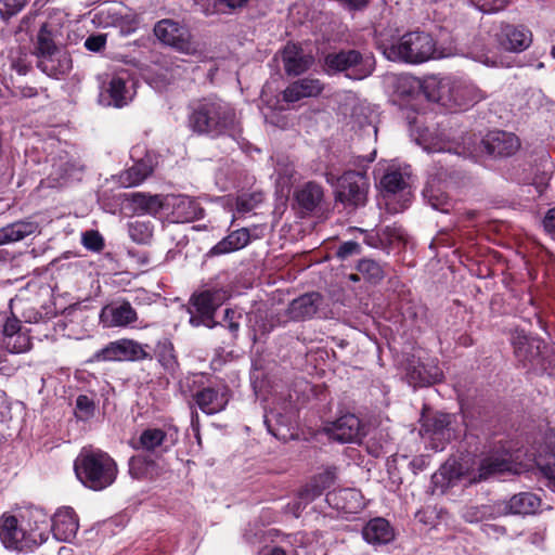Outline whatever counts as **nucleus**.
Masks as SVG:
<instances>
[{"label": "nucleus", "instance_id": "obj_1", "mask_svg": "<svg viewBox=\"0 0 555 555\" xmlns=\"http://www.w3.org/2000/svg\"><path fill=\"white\" fill-rule=\"evenodd\" d=\"M186 112V127L197 137L211 140L229 137L235 141L243 138V125L235 107L217 95L192 100Z\"/></svg>", "mask_w": 555, "mask_h": 555}, {"label": "nucleus", "instance_id": "obj_2", "mask_svg": "<svg viewBox=\"0 0 555 555\" xmlns=\"http://www.w3.org/2000/svg\"><path fill=\"white\" fill-rule=\"evenodd\" d=\"M74 472L86 488L102 491L115 482L118 467L107 452L83 447L74 462Z\"/></svg>", "mask_w": 555, "mask_h": 555}, {"label": "nucleus", "instance_id": "obj_3", "mask_svg": "<svg viewBox=\"0 0 555 555\" xmlns=\"http://www.w3.org/2000/svg\"><path fill=\"white\" fill-rule=\"evenodd\" d=\"M41 520H35V526L30 519L23 517L20 521L13 515H2L0 518V540L5 548L18 552L30 551L48 540V522L43 515Z\"/></svg>", "mask_w": 555, "mask_h": 555}, {"label": "nucleus", "instance_id": "obj_4", "mask_svg": "<svg viewBox=\"0 0 555 555\" xmlns=\"http://www.w3.org/2000/svg\"><path fill=\"white\" fill-rule=\"evenodd\" d=\"M512 345L517 365L528 373H555V348L544 340L516 332L512 337Z\"/></svg>", "mask_w": 555, "mask_h": 555}, {"label": "nucleus", "instance_id": "obj_5", "mask_svg": "<svg viewBox=\"0 0 555 555\" xmlns=\"http://www.w3.org/2000/svg\"><path fill=\"white\" fill-rule=\"evenodd\" d=\"M376 61L372 53L357 49H340L324 55L322 68L328 76L344 74L352 80L367 78L375 70Z\"/></svg>", "mask_w": 555, "mask_h": 555}, {"label": "nucleus", "instance_id": "obj_6", "mask_svg": "<svg viewBox=\"0 0 555 555\" xmlns=\"http://www.w3.org/2000/svg\"><path fill=\"white\" fill-rule=\"evenodd\" d=\"M370 180L365 171L346 170L337 179L334 191L335 206H341L348 215L366 205Z\"/></svg>", "mask_w": 555, "mask_h": 555}, {"label": "nucleus", "instance_id": "obj_7", "mask_svg": "<svg viewBox=\"0 0 555 555\" xmlns=\"http://www.w3.org/2000/svg\"><path fill=\"white\" fill-rule=\"evenodd\" d=\"M436 54L437 42L430 34L408 31L398 40L396 62L421 64L436 57Z\"/></svg>", "mask_w": 555, "mask_h": 555}, {"label": "nucleus", "instance_id": "obj_8", "mask_svg": "<svg viewBox=\"0 0 555 555\" xmlns=\"http://www.w3.org/2000/svg\"><path fill=\"white\" fill-rule=\"evenodd\" d=\"M155 37L165 46L179 53L195 55L199 52L198 43L186 25L170 18L158 21L154 26Z\"/></svg>", "mask_w": 555, "mask_h": 555}, {"label": "nucleus", "instance_id": "obj_9", "mask_svg": "<svg viewBox=\"0 0 555 555\" xmlns=\"http://www.w3.org/2000/svg\"><path fill=\"white\" fill-rule=\"evenodd\" d=\"M147 359L151 360L152 356L145 350L142 344L133 339L121 338L108 343L105 347L94 352L88 362H137Z\"/></svg>", "mask_w": 555, "mask_h": 555}, {"label": "nucleus", "instance_id": "obj_10", "mask_svg": "<svg viewBox=\"0 0 555 555\" xmlns=\"http://www.w3.org/2000/svg\"><path fill=\"white\" fill-rule=\"evenodd\" d=\"M230 296L224 286L207 283L191 295L188 312L192 311L194 315L216 313Z\"/></svg>", "mask_w": 555, "mask_h": 555}, {"label": "nucleus", "instance_id": "obj_11", "mask_svg": "<svg viewBox=\"0 0 555 555\" xmlns=\"http://www.w3.org/2000/svg\"><path fill=\"white\" fill-rule=\"evenodd\" d=\"M0 341L11 353L25 352L31 346L30 337L23 331L21 320L8 311H0Z\"/></svg>", "mask_w": 555, "mask_h": 555}, {"label": "nucleus", "instance_id": "obj_12", "mask_svg": "<svg viewBox=\"0 0 555 555\" xmlns=\"http://www.w3.org/2000/svg\"><path fill=\"white\" fill-rule=\"evenodd\" d=\"M519 138L503 130L490 131L480 142V151L492 158H507L520 149Z\"/></svg>", "mask_w": 555, "mask_h": 555}, {"label": "nucleus", "instance_id": "obj_13", "mask_svg": "<svg viewBox=\"0 0 555 555\" xmlns=\"http://www.w3.org/2000/svg\"><path fill=\"white\" fill-rule=\"evenodd\" d=\"M232 391L228 385L203 387L193 395V400L206 415H215L225 410Z\"/></svg>", "mask_w": 555, "mask_h": 555}, {"label": "nucleus", "instance_id": "obj_14", "mask_svg": "<svg viewBox=\"0 0 555 555\" xmlns=\"http://www.w3.org/2000/svg\"><path fill=\"white\" fill-rule=\"evenodd\" d=\"M324 296L309 292L293 299L284 311L287 321L301 322L317 317L324 305Z\"/></svg>", "mask_w": 555, "mask_h": 555}, {"label": "nucleus", "instance_id": "obj_15", "mask_svg": "<svg viewBox=\"0 0 555 555\" xmlns=\"http://www.w3.org/2000/svg\"><path fill=\"white\" fill-rule=\"evenodd\" d=\"M362 423L353 413H346L330 422L325 427V434L340 443L358 442L362 436Z\"/></svg>", "mask_w": 555, "mask_h": 555}, {"label": "nucleus", "instance_id": "obj_16", "mask_svg": "<svg viewBox=\"0 0 555 555\" xmlns=\"http://www.w3.org/2000/svg\"><path fill=\"white\" fill-rule=\"evenodd\" d=\"M440 164L441 160L439 159L431 167L430 180L423 190V196L434 209L448 211L450 206L449 196L438 188L437 183L446 180L451 173L448 168L438 167Z\"/></svg>", "mask_w": 555, "mask_h": 555}, {"label": "nucleus", "instance_id": "obj_17", "mask_svg": "<svg viewBox=\"0 0 555 555\" xmlns=\"http://www.w3.org/2000/svg\"><path fill=\"white\" fill-rule=\"evenodd\" d=\"M324 198L323 188L309 181L294 192V208L301 217L311 215Z\"/></svg>", "mask_w": 555, "mask_h": 555}, {"label": "nucleus", "instance_id": "obj_18", "mask_svg": "<svg viewBox=\"0 0 555 555\" xmlns=\"http://www.w3.org/2000/svg\"><path fill=\"white\" fill-rule=\"evenodd\" d=\"M498 41L506 51L521 52L531 44L532 34L521 25L504 24L498 34Z\"/></svg>", "mask_w": 555, "mask_h": 555}, {"label": "nucleus", "instance_id": "obj_19", "mask_svg": "<svg viewBox=\"0 0 555 555\" xmlns=\"http://www.w3.org/2000/svg\"><path fill=\"white\" fill-rule=\"evenodd\" d=\"M51 521L48 531H52L54 538L59 541H70L75 538L79 528L78 517L72 507L60 508Z\"/></svg>", "mask_w": 555, "mask_h": 555}, {"label": "nucleus", "instance_id": "obj_20", "mask_svg": "<svg viewBox=\"0 0 555 555\" xmlns=\"http://www.w3.org/2000/svg\"><path fill=\"white\" fill-rule=\"evenodd\" d=\"M405 377L411 386L423 387L440 382L442 372L436 364L412 360L406 367Z\"/></svg>", "mask_w": 555, "mask_h": 555}, {"label": "nucleus", "instance_id": "obj_21", "mask_svg": "<svg viewBox=\"0 0 555 555\" xmlns=\"http://www.w3.org/2000/svg\"><path fill=\"white\" fill-rule=\"evenodd\" d=\"M509 453H490L481 459L477 472L470 478V482H481L490 477L508 472L511 469Z\"/></svg>", "mask_w": 555, "mask_h": 555}, {"label": "nucleus", "instance_id": "obj_22", "mask_svg": "<svg viewBox=\"0 0 555 555\" xmlns=\"http://www.w3.org/2000/svg\"><path fill=\"white\" fill-rule=\"evenodd\" d=\"M453 415L443 412L422 414L421 433L433 439H449Z\"/></svg>", "mask_w": 555, "mask_h": 555}, {"label": "nucleus", "instance_id": "obj_23", "mask_svg": "<svg viewBox=\"0 0 555 555\" xmlns=\"http://www.w3.org/2000/svg\"><path fill=\"white\" fill-rule=\"evenodd\" d=\"M324 90V83L313 77H305L292 82L283 91V100L285 102L294 103L304 98H317Z\"/></svg>", "mask_w": 555, "mask_h": 555}, {"label": "nucleus", "instance_id": "obj_24", "mask_svg": "<svg viewBox=\"0 0 555 555\" xmlns=\"http://www.w3.org/2000/svg\"><path fill=\"white\" fill-rule=\"evenodd\" d=\"M363 539L374 546L385 545L395 539V529L390 522L383 517L370 519L362 528Z\"/></svg>", "mask_w": 555, "mask_h": 555}, {"label": "nucleus", "instance_id": "obj_25", "mask_svg": "<svg viewBox=\"0 0 555 555\" xmlns=\"http://www.w3.org/2000/svg\"><path fill=\"white\" fill-rule=\"evenodd\" d=\"M336 467H326L322 473L314 475L310 481L300 489L299 498L306 502H312L321 496L325 490L336 481Z\"/></svg>", "mask_w": 555, "mask_h": 555}, {"label": "nucleus", "instance_id": "obj_26", "mask_svg": "<svg viewBox=\"0 0 555 555\" xmlns=\"http://www.w3.org/2000/svg\"><path fill=\"white\" fill-rule=\"evenodd\" d=\"M204 212L205 210L197 199L186 195H179L172 204L171 216L175 222L189 223L202 219Z\"/></svg>", "mask_w": 555, "mask_h": 555}, {"label": "nucleus", "instance_id": "obj_27", "mask_svg": "<svg viewBox=\"0 0 555 555\" xmlns=\"http://www.w3.org/2000/svg\"><path fill=\"white\" fill-rule=\"evenodd\" d=\"M101 321L109 326H127L137 321L138 315L129 301L105 306L100 314Z\"/></svg>", "mask_w": 555, "mask_h": 555}, {"label": "nucleus", "instance_id": "obj_28", "mask_svg": "<svg viewBox=\"0 0 555 555\" xmlns=\"http://www.w3.org/2000/svg\"><path fill=\"white\" fill-rule=\"evenodd\" d=\"M285 73L289 76H299L307 72L313 64V57L305 54L298 47L287 46L283 52Z\"/></svg>", "mask_w": 555, "mask_h": 555}, {"label": "nucleus", "instance_id": "obj_29", "mask_svg": "<svg viewBox=\"0 0 555 555\" xmlns=\"http://www.w3.org/2000/svg\"><path fill=\"white\" fill-rule=\"evenodd\" d=\"M37 67L50 77L59 78L67 75L73 68L72 57L68 52L57 50L53 57L39 60Z\"/></svg>", "mask_w": 555, "mask_h": 555}, {"label": "nucleus", "instance_id": "obj_30", "mask_svg": "<svg viewBox=\"0 0 555 555\" xmlns=\"http://www.w3.org/2000/svg\"><path fill=\"white\" fill-rule=\"evenodd\" d=\"M154 354L166 373L171 376L177 374L180 369V363L173 343L169 338L164 337L156 343Z\"/></svg>", "mask_w": 555, "mask_h": 555}, {"label": "nucleus", "instance_id": "obj_31", "mask_svg": "<svg viewBox=\"0 0 555 555\" xmlns=\"http://www.w3.org/2000/svg\"><path fill=\"white\" fill-rule=\"evenodd\" d=\"M401 36H399V31L396 28L375 27L374 29V42L377 50H379L383 55L392 62H396L397 57V44L398 40Z\"/></svg>", "mask_w": 555, "mask_h": 555}, {"label": "nucleus", "instance_id": "obj_32", "mask_svg": "<svg viewBox=\"0 0 555 555\" xmlns=\"http://www.w3.org/2000/svg\"><path fill=\"white\" fill-rule=\"evenodd\" d=\"M507 501L512 515H532L541 505V499L532 492H519Z\"/></svg>", "mask_w": 555, "mask_h": 555}, {"label": "nucleus", "instance_id": "obj_33", "mask_svg": "<svg viewBox=\"0 0 555 555\" xmlns=\"http://www.w3.org/2000/svg\"><path fill=\"white\" fill-rule=\"evenodd\" d=\"M153 172L149 160L140 159L119 176V182L124 188H131L142 183Z\"/></svg>", "mask_w": 555, "mask_h": 555}, {"label": "nucleus", "instance_id": "obj_34", "mask_svg": "<svg viewBox=\"0 0 555 555\" xmlns=\"http://www.w3.org/2000/svg\"><path fill=\"white\" fill-rule=\"evenodd\" d=\"M127 78L115 75L108 82L107 93L112 100V104L115 107H122L128 104L131 100L130 91L127 88Z\"/></svg>", "mask_w": 555, "mask_h": 555}, {"label": "nucleus", "instance_id": "obj_35", "mask_svg": "<svg viewBox=\"0 0 555 555\" xmlns=\"http://www.w3.org/2000/svg\"><path fill=\"white\" fill-rule=\"evenodd\" d=\"M130 201L134 205L135 210L143 214L155 216L163 208V201L159 195H147L137 192L131 194Z\"/></svg>", "mask_w": 555, "mask_h": 555}, {"label": "nucleus", "instance_id": "obj_36", "mask_svg": "<svg viewBox=\"0 0 555 555\" xmlns=\"http://www.w3.org/2000/svg\"><path fill=\"white\" fill-rule=\"evenodd\" d=\"M264 424L268 431L279 440L286 441L291 436L287 420L281 413L271 411L270 413L266 414Z\"/></svg>", "mask_w": 555, "mask_h": 555}, {"label": "nucleus", "instance_id": "obj_37", "mask_svg": "<svg viewBox=\"0 0 555 555\" xmlns=\"http://www.w3.org/2000/svg\"><path fill=\"white\" fill-rule=\"evenodd\" d=\"M400 310L403 319L413 325L421 326L427 319V308L420 300L402 301Z\"/></svg>", "mask_w": 555, "mask_h": 555}, {"label": "nucleus", "instance_id": "obj_38", "mask_svg": "<svg viewBox=\"0 0 555 555\" xmlns=\"http://www.w3.org/2000/svg\"><path fill=\"white\" fill-rule=\"evenodd\" d=\"M357 271L371 284H378L385 278V271L379 262L362 258L356 266Z\"/></svg>", "mask_w": 555, "mask_h": 555}, {"label": "nucleus", "instance_id": "obj_39", "mask_svg": "<svg viewBox=\"0 0 555 555\" xmlns=\"http://www.w3.org/2000/svg\"><path fill=\"white\" fill-rule=\"evenodd\" d=\"M167 439V433L162 428H146L139 437V448L154 452L157 448H162Z\"/></svg>", "mask_w": 555, "mask_h": 555}, {"label": "nucleus", "instance_id": "obj_40", "mask_svg": "<svg viewBox=\"0 0 555 555\" xmlns=\"http://www.w3.org/2000/svg\"><path fill=\"white\" fill-rule=\"evenodd\" d=\"M59 49L53 40L52 31L48 28V24H42L37 35V51L39 60L53 57V54L55 55V51Z\"/></svg>", "mask_w": 555, "mask_h": 555}, {"label": "nucleus", "instance_id": "obj_41", "mask_svg": "<svg viewBox=\"0 0 555 555\" xmlns=\"http://www.w3.org/2000/svg\"><path fill=\"white\" fill-rule=\"evenodd\" d=\"M380 185L385 192L396 194L406 188L404 175L398 168H391L380 179Z\"/></svg>", "mask_w": 555, "mask_h": 555}, {"label": "nucleus", "instance_id": "obj_42", "mask_svg": "<svg viewBox=\"0 0 555 555\" xmlns=\"http://www.w3.org/2000/svg\"><path fill=\"white\" fill-rule=\"evenodd\" d=\"M128 233L133 242L147 244L153 237V225L150 221L135 220L129 222Z\"/></svg>", "mask_w": 555, "mask_h": 555}, {"label": "nucleus", "instance_id": "obj_43", "mask_svg": "<svg viewBox=\"0 0 555 555\" xmlns=\"http://www.w3.org/2000/svg\"><path fill=\"white\" fill-rule=\"evenodd\" d=\"M95 403L92 398L87 395H79L76 399L75 415L79 421H89L94 416Z\"/></svg>", "mask_w": 555, "mask_h": 555}, {"label": "nucleus", "instance_id": "obj_44", "mask_svg": "<svg viewBox=\"0 0 555 555\" xmlns=\"http://www.w3.org/2000/svg\"><path fill=\"white\" fill-rule=\"evenodd\" d=\"M437 81L434 79L425 80L424 82H421V80L415 78L412 79V87H416L420 92L430 102H439L441 99L437 89Z\"/></svg>", "mask_w": 555, "mask_h": 555}, {"label": "nucleus", "instance_id": "obj_45", "mask_svg": "<svg viewBox=\"0 0 555 555\" xmlns=\"http://www.w3.org/2000/svg\"><path fill=\"white\" fill-rule=\"evenodd\" d=\"M81 243L88 250L100 253L103 250L105 244L104 238L96 230H88L81 235Z\"/></svg>", "mask_w": 555, "mask_h": 555}, {"label": "nucleus", "instance_id": "obj_46", "mask_svg": "<svg viewBox=\"0 0 555 555\" xmlns=\"http://www.w3.org/2000/svg\"><path fill=\"white\" fill-rule=\"evenodd\" d=\"M242 319V314L232 308H227L223 313V326H225L231 335L233 340H236L238 337V332L241 327L240 320Z\"/></svg>", "mask_w": 555, "mask_h": 555}, {"label": "nucleus", "instance_id": "obj_47", "mask_svg": "<svg viewBox=\"0 0 555 555\" xmlns=\"http://www.w3.org/2000/svg\"><path fill=\"white\" fill-rule=\"evenodd\" d=\"M380 238L383 242V246L389 247L397 241H401L403 238V230L401 227L386 225L379 229Z\"/></svg>", "mask_w": 555, "mask_h": 555}, {"label": "nucleus", "instance_id": "obj_48", "mask_svg": "<svg viewBox=\"0 0 555 555\" xmlns=\"http://www.w3.org/2000/svg\"><path fill=\"white\" fill-rule=\"evenodd\" d=\"M27 4V0H0V14L2 18L9 20L16 15Z\"/></svg>", "mask_w": 555, "mask_h": 555}, {"label": "nucleus", "instance_id": "obj_49", "mask_svg": "<svg viewBox=\"0 0 555 555\" xmlns=\"http://www.w3.org/2000/svg\"><path fill=\"white\" fill-rule=\"evenodd\" d=\"M260 202H262L261 193H253L249 195L243 194L237 197L236 207L241 212H248L251 211Z\"/></svg>", "mask_w": 555, "mask_h": 555}, {"label": "nucleus", "instance_id": "obj_50", "mask_svg": "<svg viewBox=\"0 0 555 555\" xmlns=\"http://www.w3.org/2000/svg\"><path fill=\"white\" fill-rule=\"evenodd\" d=\"M216 313H207L202 315H194L192 311H190L189 323L193 327L206 326L208 328H215L222 323L215 320Z\"/></svg>", "mask_w": 555, "mask_h": 555}, {"label": "nucleus", "instance_id": "obj_51", "mask_svg": "<svg viewBox=\"0 0 555 555\" xmlns=\"http://www.w3.org/2000/svg\"><path fill=\"white\" fill-rule=\"evenodd\" d=\"M227 236L231 240V245L235 251L244 248L250 241V234L246 228L232 231Z\"/></svg>", "mask_w": 555, "mask_h": 555}, {"label": "nucleus", "instance_id": "obj_52", "mask_svg": "<svg viewBox=\"0 0 555 555\" xmlns=\"http://www.w3.org/2000/svg\"><path fill=\"white\" fill-rule=\"evenodd\" d=\"M362 253V247L361 245L356 242V241H347V242H344L341 243L335 255L338 259H347L348 257H351V256H354V255H360Z\"/></svg>", "mask_w": 555, "mask_h": 555}, {"label": "nucleus", "instance_id": "obj_53", "mask_svg": "<svg viewBox=\"0 0 555 555\" xmlns=\"http://www.w3.org/2000/svg\"><path fill=\"white\" fill-rule=\"evenodd\" d=\"M13 228H14V232H15L14 235H15L16 242H18V241L25 238L26 236L35 233L38 225L36 222L16 221V222H13Z\"/></svg>", "mask_w": 555, "mask_h": 555}, {"label": "nucleus", "instance_id": "obj_54", "mask_svg": "<svg viewBox=\"0 0 555 555\" xmlns=\"http://www.w3.org/2000/svg\"><path fill=\"white\" fill-rule=\"evenodd\" d=\"M508 0H478V8L482 13H496L507 5Z\"/></svg>", "mask_w": 555, "mask_h": 555}, {"label": "nucleus", "instance_id": "obj_55", "mask_svg": "<svg viewBox=\"0 0 555 555\" xmlns=\"http://www.w3.org/2000/svg\"><path fill=\"white\" fill-rule=\"evenodd\" d=\"M106 39L105 34L91 35L86 39L85 47L91 52H101L106 46Z\"/></svg>", "mask_w": 555, "mask_h": 555}, {"label": "nucleus", "instance_id": "obj_56", "mask_svg": "<svg viewBox=\"0 0 555 555\" xmlns=\"http://www.w3.org/2000/svg\"><path fill=\"white\" fill-rule=\"evenodd\" d=\"M354 230L360 232L361 234H363V236H364L363 242L367 246L373 247V248H384L383 242L380 238V234H379V230L367 231V230H363V229H359V228H354Z\"/></svg>", "mask_w": 555, "mask_h": 555}, {"label": "nucleus", "instance_id": "obj_57", "mask_svg": "<svg viewBox=\"0 0 555 555\" xmlns=\"http://www.w3.org/2000/svg\"><path fill=\"white\" fill-rule=\"evenodd\" d=\"M129 474L135 479H142L146 474L145 460L132 456L129 461Z\"/></svg>", "mask_w": 555, "mask_h": 555}, {"label": "nucleus", "instance_id": "obj_58", "mask_svg": "<svg viewBox=\"0 0 555 555\" xmlns=\"http://www.w3.org/2000/svg\"><path fill=\"white\" fill-rule=\"evenodd\" d=\"M235 251L233 246L231 245V240L228 236L223 237L220 242H218L215 246H212L208 253L207 257H217L221 255H225L229 253Z\"/></svg>", "mask_w": 555, "mask_h": 555}, {"label": "nucleus", "instance_id": "obj_59", "mask_svg": "<svg viewBox=\"0 0 555 555\" xmlns=\"http://www.w3.org/2000/svg\"><path fill=\"white\" fill-rule=\"evenodd\" d=\"M488 508L490 509L489 515L492 517L512 515L507 500L496 501L492 505H489Z\"/></svg>", "mask_w": 555, "mask_h": 555}, {"label": "nucleus", "instance_id": "obj_60", "mask_svg": "<svg viewBox=\"0 0 555 555\" xmlns=\"http://www.w3.org/2000/svg\"><path fill=\"white\" fill-rule=\"evenodd\" d=\"M545 232L555 236V207L550 208L542 220Z\"/></svg>", "mask_w": 555, "mask_h": 555}, {"label": "nucleus", "instance_id": "obj_61", "mask_svg": "<svg viewBox=\"0 0 555 555\" xmlns=\"http://www.w3.org/2000/svg\"><path fill=\"white\" fill-rule=\"evenodd\" d=\"M344 8L349 11H363L366 9L371 0H338Z\"/></svg>", "mask_w": 555, "mask_h": 555}, {"label": "nucleus", "instance_id": "obj_62", "mask_svg": "<svg viewBox=\"0 0 555 555\" xmlns=\"http://www.w3.org/2000/svg\"><path fill=\"white\" fill-rule=\"evenodd\" d=\"M249 0H214V12L217 11V5H224L230 10H236L245 7Z\"/></svg>", "mask_w": 555, "mask_h": 555}, {"label": "nucleus", "instance_id": "obj_63", "mask_svg": "<svg viewBox=\"0 0 555 555\" xmlns=\"http://www.w3.org/2000/svg\"><path fill=\"white\" fill-rule=\"evenodd\" d=\"M13 223L0 229V245L16 242Z\"/></svg>", "mask_w": 555, "mask_h": 555}, {"label": "nucleus", "instance_id": "obj_64", "mask_svg": "<svg viewBox=\"0 0 555 555\" xmlns=\"http://www.w3.org/2000/svg\"><path fill=\"white\" fill-rule=\"evenodd\" d=\"M401 113L411 127L416 124L418 112L415 108L405 106L401 108Z\"/></svg>", "mask_w": 555, "mask_h": 555}]
</instances>
